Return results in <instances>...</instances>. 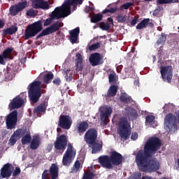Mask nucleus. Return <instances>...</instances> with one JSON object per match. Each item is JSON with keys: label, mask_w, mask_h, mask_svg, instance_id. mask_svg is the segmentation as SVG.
Returning <instances> with one entry per match:
<instances>
[{"label": "nucleus", "mask_w": 179, "mask_h": 179, "mask_svg": "<svg viewBox=\"0 0 179 179\" xmlns=\"http://www.w3.org/2000/svg\"><path fill=\"white\" fill-rule=\"evenodd\" d=\"M68 136L65 134H62L56 138V141L54 143L55 152H59L60 155H62L64 152H65V149H66V146H68L63 155L62 162L63 166L65 167H69L76 157V150H73L72 143H68Z\"/></svg>", "instance_id": "nucleus-2"}, {"label": "nucleus", "mask_w": 179, "mask_h": 179, "mask_svg": "<svg viewBox=\"0 0 179 179\" xmlns=\"http://www.w3.org/2000/svg\"><path fill=\"white\" fill-rule=\"evenodd\" d=\"M41 178H49V177H48V170H45L43 171V173H42V177Z\"/></svg>", "instance_id": "nucleus-57"}, {"label": "nucleus", "mask_w": 179, "mask_h": 179, "mask_svg": "<svg viewBox=\"0 0 179 179\" xmlns=\"http://www.w3.org/2000/svg\"><path fill=\"white\" fill-rule=\"evenodd\" d=\"M155 116L153 115H148L145 117V122H148V124H152V122H153V121H155Z\"/></svg>", "instance_id": "nucleus-50"}, {"label": "nucleus", "mask_w": 179, "mask_h": 179, "mask_svg": "<svg viewBox=\"0 0 179 179\" xmlns=\"http://www.w3.org/2000/svg\"><path fill=\"white\" fill-rule=\"evenodd\" d=\"M17 31V26L16 25H12L11 27L4 29L3 30V36H12L15 34Z\"/></svg>", "instance_id": "nucleus-29"}, {"label": "nucleus", "mask_w": 179, "mask_h": 179, "mask_svg": "<svg viewBox=\"0 0 179 179\" xmlns=\"http://www.w3.org/2000/svg\"><path fill=\"white\" fill-rule=\"evenodd\" d=\"M13 171V165L12 164H6L0 170V177L1 178H9Z\"/></svg>", "instance_id": "nucleus-14"}, {"label": "nucleus", "mask_w": 179, "mask_h": 179, "mask_svg": "<svg viewBox=\"0 0 179 179\" xmlns=\"http://www.w3.org/2000/svg\"><path fill=\"white\" fill-rule=\"evenodd\" d=\"M87 128H89V123L85 121L80 122L76 127L77 133L80 135V136H82V135H83V134L87 131Z\"/></svg>", "instance_id": "nucleus-22"}, {"label": "nucleus", "mask_w": 179, "mask_h": 179, "mask_svg": "<svg viewBox=\"0 0 179 179\" xmlns=\"http://www.w3.org/2000/svg\"><path fill=\"white\" fill-rule=\"evenodd\" d=\"M131 6H134V3L129 2V3H124L123 5L121 6V8L122 9L127 10V9H129Z\"/></svg>", "instance_id": "nucleus-49"}, {"label": "nucleus", "mask_w": 179, "mask_h": 179, "mask_svg": "<svg viewBox=\"0 0 179 179\" xmlns=\"http://www.w3.org/2000/svg\"><path fill=\"white\" fill-rule=\"evenodd\" d=\"M21 170L20 168H19V166H16L15 169L14 170L13 173V177H17V176H19V174H20L21 173Z\"/></svg>", "instance_id": "nucleus-51"}, {"label": "nucleus", "mask_w": 179, "mask_h": 179, "mask_svg": "<svg viewBox=\"0 0 179 179\" xmlns=\"http://www.w3.org/2000/svg\"><path fill=\"white\" fill-rule=\"evenodd\" d=\"M167 35L166 34L162 33L157 40V44H164L166 43Z\"/></svg>", "instance_id": "nucleus-44"}, {"label": "nucleus", "mask_w": 179, "mask_h": 179, "mask_svg": "<svg viewBox=\"0 0 179 179\" xmlns=\"http://www.w3.org/2000/svg\"><path fill=\"white\" fill-rule=\"evenodd\" d=\"M103 19V15L98 13L91 17L92 23H97V22H100Z\"/></svg>", "instance_id": "nucleus-40"}, {"label": "nucleus", "mask_w": 179, "mask_h": 179, "mask_svg": "<svg viewBox=\"0 0 179 179\" xmlns=\"http://www.w3.org/2000/svg\"><path fill=\"white\" fill-rule=\"evenodd\" d=\"M118 92V86L115 85H110L107 92V97H115Z\"/></svg>", "instance_id": "nucleus-28"}, {"label": "nucleus", "mask_w": 179, "mask_h": 179, "mask_svg": "<svg viewBox=\"0 0 179 179\" xmlns=\"http://www.w3.org/2000/svg\"><path fill=\"white\" fill-rule=\"evenodd\" d=\"M76 71H82L83 69V57L79 52L76 53Z\"/></svg>", "instance_id": "nucleus-24"}, {"label": "nucleus", "mask_w": 179, "mask_h": 179, "mask_svg": "<svg viewBox=\"0 0 179 179\" xmlns=\"http://www.w3.org/2000/svg\"><path fill=\"white\" fill-rule=\"evenodd\" d=\"M165 129L168 132H171L173 129H177V117L173 115L171 113H169L164 118Z\"/></svg>", "instance_id": "nucleus-8"}, {"label": "nucleus", "mask_w": 179, "mask_h": 179, "mask_svg": "<svg viewBox=\"0 0 179 179\" xmlns=\"http://www.w3.org/2000/svg\"><path fill=\"white\" fill-rule=\"evenodd\" d=\"M99 27L101 29V30H105L107 31V30H110V27H111V25L108 24L107 22H101L99 24Z\"/></svg>", "instance_id": "nucleus-45"}, {"label": "nucleus", "mask_w": 179, "mask_h": 179, "mask_svg": "<svg viewBox=\"0 0 179 179\" xmlns=\"http://www.w3.org/2000/svg\"><path fill=\"white\" fill-rule=\"evenodd\" d=\"M85 0H65L62 6L56 7V10H58L63 16L66 17L71 15V7L76 6V4L82 5Z\"/></svg>", "instance_id": "nucleus-6"}, {"label": "nucleus", "mask_w": 179, "mask_h": 179, "mask_svg": "<svg viewBox=\"0 0 179 179\" xmlns=\"http://www.w3.org/2000/svg\"><path fill=\"white\" fill-rule=\"evenodd\" d=\"M49 34H52V32L51 31V29L50 27H48L45 29H43L41 34L37 35L36 40H38V38H41V37H44V36H48Z\"/></svg>", "instance_id": "nucleus-34"}, {"label": "nucleus", "mask_w": 179, "mask_h": 179, "mask_svg": "<svg viewBox=\"0 0 179 179\" xmlns=\"http://www.w3.org/2000/svg\"><path fill=\"white\" fill-rule=\"evenodd\" d=\"M178 0H157V5H164L167 3H178Z\"/></svg>", "instance_id": "nucleus-38"}, {"label": "nucleus", "mask_w": 179, "mask_h": 179, "mask_svg": "<svg viewBox=\"0 0 179 179\" xmlns=\"http://www.w3.org/2000/svg\"><path fill=\"white\" fill-rule=\"evenodd\" d=\"M84 139L87 145L94 143V141H97V130L94 128L88 129L84 136Z\"/></svg>", "instance_id": "nucleus-13"}, {"label": "nucleus", "mask_w": 179, "mask_h": 179, "mask_svg": "<svg viewBox=\"0 0 179 179\" xmlns=\"http://www.w3.org/2000/svg\"><path fill=\"white\" fill-rule=\"evenodd\" d=\"M101 59V55H100L99 52L92 53L89 58V61L92 66H97L99 65H101L103 64Z\"/></svg>", "instance_id": "nucleus-17"}, {"label": "nucleus", "mask_w": 179, "mask_h": 179, "mask_svg": "<svg viewBox=\"0 0 179 179\" xmlns=\"http://www.w3.org/2000/svg\"><path fill=\"white\" fill-rule=\"evenodd\" d=\"M80 169V162H79V160H77L75 162L73 167L71 168V171H70V173L76 174V173L79 171Z\"/></svg>", "instance_id": "nucleus-36"}, {"label": "nucleus", "mask_w": 179, "mask_h": 179, "mask_svg": "<svg viewBox=\"0 0 179 179\" xmlns=\"http://www.w3.org/2000/svg\"><path fill=\"white\" fill-rule=\"evenodd\" d=\"M89 148H92V153H99L101 149H103V144L98 143L97 141H94L93 143H90Z\"/></svg>", "instance_id": "nucleus-26"}, {"label": "nucleus", "mask_w": 179, "mask_h": 179, "mask_svg": "<svg viewBox=\"0 0 179 179\" xmlns=\"http://www.w3.org/2000/svg\"><path fill=\"white\" fill-rule=\"evenodd\" d=\"M52 83L56 85V86H59V85H61V79L59 78H57L53 80Z\"/></svg>", "instance_id": "nucleus-54"}, {"label": "nucleus", "mask_w": 179, "mask_h": 179, "mask_svg": "<svg viewBox=\"0 0 179 179\" xmlns=\"http://www.w3.org/2000/svg\"><path fill=\"white\" fill-rule=\"evenodd\" d=\"M134 66H132V63H130L129 66H127L128 71H134Z\"/></svg>", "instance_id": "nucleus-60"}, {"label": "nucleus", "mask_w": 179, "mask_h": 179, "mask_svg": "<svg viewBox=\"0 0 179 179\" xmlns=\"http://www.w3.org/2000/svg\"><path fill=\"white\" fill-rule=\"evenodd\" d=\"M62 26H64V23L57 21L49 27V29H50V31H52V33H55V31H58Z\"/></svg>", "instance_id": "nucleus-30"}, {"label": "nucleus", "mask_w": 179, "mask_h": 179, "mask_svg": "<svg viewBox=\"0 0 179 179\" xmlns=\"http://www.w3.org/2000/svg\"><path fill=\"white\" fill-rule=\"evenodd\" d=\"M101 120L103 125H107V120L113 114V109L108 106H101L99 108Z\"/></svg>", "instance_id": "nucleus-12"}, {"label": "nucleus", "mask_w": 179, "mask_h": 179, "mask_svg": "<svg viewBox=\"0 0 179 179\" xmlns=\"http://www.w3.org/2000/svg\"><path fill=\"white\" fill-rule=\"evenodd\" d=\"M101 43L100 42H97L96 43L92 44L89 46L90 51H95V50H97L98 48H100Z\"/></svg>", "instance_id": "nucleus-46"}, {"label": "nucleus", "mask_w": 179, "mask_h": 179, "mask_svg": "<svg viewBox=\"0 0 179 179\" xmlns=\"http://www.w3.org/2000/svg\"><path fill=\"white\" fill-rule=\"evenodd\" d=\"M120 131L119 135L123 141H128L129 137L131 136V130H129V127L131 124L128 123V120L125 117L120 119L119 122Z\"/></svg>", "instance_id": "nucleus-7"}, {"label": "nucleus", "mask_w": 179, "mask_h": 179, "mask_svg": "<svg viewBox=\"0 0 179 179\" xmlns=\"http://www.w3.org/2000/svg\"><path fill=\"white\" fill-rule=\"evenodd\" d=\"M43 30V21L38 20L29 25L25 29L24 39L29 40L32 37H36L38 34Z\"/></svg>", "instance_id": "nucleus-5"}, {"label": "nucleus", "mask_w": 179, "mask_h": 179, "mask_svg": "<svg viewBox=\"0 0 179 179\" xmlns=\"http://www.w3.org/2000/svg\"><path fill=\"white\" fill-rule=\"evenodd\" d=\"M64 75L66 82H71L73 78V74H72L71 69L66 70L64 73Z\"/></svg>", "instance_id": "nucleus-37"}, {"label": "nucleus", "mask_w": 179, "mask_h": 179, "mask_svg": "<svg viewBox=\"0 0 179 179\" xmlns=\"http://www.w3.org/2000/svg\"><path fill=\"white\" fill-rule=\"evenodd\" d=\"M129 116L131 118V120H136L138 118V113H136V110L131 108L130 110Z\"/></svg>", "instance_id": "nucleus-47"}, {"label": "nucleus", "mask_w": 179, "mask_h": 179, "mask_svg": "<svg viewBox=\"0 0 179 179\" xmlns=\"http://www.w3.org/2000/svg\"><path fill=\"white\" fill-rule=\"evenodd\" d=\"M102 13H103V15H106V13H110V10H109V9L106 8L105 10H103L102 11Z\"/></svg>", "instance_id": "nucleus-63"}, {"label": "nucleus", "mask_w": 179, "mask_h": 179, "mask_svg": "<svg viewBox=\"0 0 179 179\" xmlns=\"http://www.w3.org/2000/svg\"><path fill=\"white\" fill-rule=\"evenodd\" d=\"M27 16H29V17H34L36 16V11L33 9H29L27 11Z\"/></svg>", "instance_id": "nucleus-52"}, {"label": "nucleus", "mask_w": 179, "mask_h": 179, "mask_svg": "<svg viewBox=\"0 0 179 179\" xmlns=\"http://www.w3.org/2000/svg\"><path fill=\"white\" fill-rule=\"evenodd\" d=\"M52 79H54V73L49 72L43 77V82L48 85V83H51Z\"/></svg>", "instance_id": "nucleus-35"}, {"label": "nucleus", "mask_w": 179, "mask_h": 179, "mask_svg": "<svg viewBox=\"0 0 179 179\" xmlns=\"http://www.w3.org/2000/svg\"><path fill=\"white\" fill-rule=\"evenodd\" d=\"M59 171V168L55 164H52L50 168V173L51 176V179L58 178V173Z\"/></svg>", "instance_id": "nucleus-27"}, {"label": "nucleus", "mask_w": 179, "mask_h": 179, "mask_svg": "<svg viewBox=\"0 0 179 179\" xmlns=\"http://www.w3.org/2000/svg\"><path fill=\"white\" fill-rule=\"evenodd\" d=\"M109 83H115L117 82V73L112 72L108 76Z\"/></svg>", "instance_id": "nucleus-42"}, {"label": "nucleus", "mask_w": 179, "mask_h": 179, "mask_svg": "<svg viewBox=\"0 0 179 179\" xmlns=\"http://www.w3.org/2000/svg\"><path fill=\"white\" fill-rule=\"evenodd\" d=\"M13 52V48H8L3 52V57L4 59H8L9 58V54H12Z\"/></svg>", "instance_id": "nucleus-39"}, {"label": "nucleus", "mask_w": 179, "mask_h": 179, "mask_svg": "<svg viewBox=\"0 0 179 179\" xmlns=\"http://www.w3.org/2000/svg\"><path fill=\"white\" fill-rule=\"evenodd\" d=\"M48 149H49V152H51V150H52V145H48Z\"/></svg>", "instance_id": "nucleus-64"}, {"label": "nucleus", "mask_w": 179, "mask_h": 179, "mask_svg": "<svg viewBox=\"0 0 179 179\" xmlns=\"http://www.w3.org/2000/svg\"><path fill=\"white\" fill-rule=\"evenodd\" d=\"M96 177V174L93 172H85L82 179H93Z\"/></svg>", "instance_id": "nucleus-43"}, {"label": "nucleus", "mask_w": 179, "mask_h": 179, "mask_svg": "<svg viewBox=\"0 0 179 179\" xmlns=\"http://www.w3.org/2000/svg\"><path fill=\"white\" fill-rule=\"evenodd\" d=\"M5 26V22L2 20H0V29H3V27Z\"/></svg>", "instance_id": "nucleus-61"}, {"label": "nucleus", "mask_w": 179, "mask_h": 179, "mask_svg": "<svg viewBox=\"0 0 179 179\" xmlns=\"http://www.w3.org/2000/svg\"><path fill=\"white\" fill-rule=\"evenodd\" d=\"M58 126L62 128V129H71V127H72V117L68 115H60Z\"/></svg>", "instance_id": "nucleus-11"}, {"label": "nucleus", "mask_w": 179, "mask_h": 179, "mask_svg": "<svg viewBox=\"0 0 179 179\" xmlns=\"http://www.w3.org/2000/svg\"><path fill=\"white\" fill-rule=\"evenodd\" d=\"M138 23V17L135 16L133 20L131 21V26H135Z\"/></svg>", "instance_id": "nucleus-55"}, {"label": "nucleus", "mask_w": 179, "mask_h": 179, "mask_svg": "<svg viewBox=\"0 0 179 179\" xmlns=\"http://www.w3.org/2000/svg\"><path fill=\"white\" fill-rule=\"evenodd\" d=\"M40 145H41V139L40 138V136L38 134L34 135L32 140H31L30 149H31V150H36V149L40 148Z\"/></svg>", "instance_id": "nucleus-23"}, {"label": "nucleus", "mask_w": 179, "mask_h": 179, "mask_svg": "<svg viewBox=\"0 0 179 179\" xmlns=\"http://www.w3.org/2000/svg\"><path fill=\"white\" fill-rule=\"evenodd\" d=\"M150 22V19L145 18L136 25V29H137V30H142V29H145L148 27V24L151 27H153V23Z\"/></svg>", "instance_id": "nucleus-25"}, {"label": "nucleus", "mask_w": 179, "mask_h": 179, "mask_svg": "<svg viewBox=\"0 0 179 179\" xmlns=\"http://www.w3.org/2000/svg\"><path fill=\"white\" fill-rule=\"evenodd\" d=\"M163 7L157 6V8L153 11V16H157L160 12H162Z\"/></svg>", "instance_id": "nucleus-53"}, {"label": "nucleus", "mask_w": 179, "mask_h": 179, "mask_svg": "<svg viewBox=\"0 0 179 179\" xmlns=\"http://www.w3.org/2000/svg\"><path fill=\"white\" fill-rule=\"evenodd\" d=\"M122 155L115 150L110 152V156L101 155L98 158V162L101 167L108 170L113 169L114 166L122 164Z\"/></svg>", "instance_id": "nucleus-3"}, {"label": "nucleus", "mask_w": 179, "mask_h": 179, "mask_svg": "<svg viewBox=\"0 0 179 179\" xmlns=\"http://www.w3.org/2000/svg\"><path fill=\"white\" fill-rule=\"evenodd\" d=\"M118 23H124L127 21V17L122 14H119L117 17Z\"/></svg>", "instance_id": "nucleus-48"}, {"label": "nucleus", "mask_w": 179, "mask_h": 179, "mask_svg": "<svg viewBox=\"0 0 179 179\" xmlns=\"http://www.w3.org/2000/svg\"><path fill=\"white\" fill-rule=\"evenodd\" d=\"M61 17H64L57 8L55 9L54 11L52 12L50 15V17L45 20L43 23V26H50L51 23H52V20L55 19H61Z\"/></svg>", "instance_id": "nucleus-20"}, {"label": "nucleus", "mask_w": 179, "mask_h": 179, "mask_svg": "<svg viewBox=\"0 0 179 179\" xmlns=\"http://www.w3.org/2000/svg\"><path fill=\"white\" fill-rule=\"evenodd\" d=\"M31 142V135L27 132L21 139L22 145H27Z\"/></svg>", "instance_id": "nucleus-32"}, {"label": "nucleus", "mask_w": 179, "mask_h": 179, "mask_svg": "<svg viewBox=\"0 0 179 179\" xmlns=\"http://www.w3.org/2000/svg\"><path fill=\"white\" fill-rule=\"evenodd\" d=\"M14 134L17 137H18L19 139H20V138H23L27 134V129H17L15 131H14Z\"/></svg>", "instance_id": "nucleus-33"}, {"label": "nucleus", "mask_w": 179, "mask_h": 179, "mask_svg": "<svg viewBox=\"0 0 179 179\" xmlns=\"http://www.w3.org/2000/svg\"><path fill=\"white\" fill-rule=\"evenodd\" d=\"M27 6V1L20 2L15 6L10 7V14L11 16H16L19 12H22Z\"/></svg>", "instance_id": "nucleus-15"}, {"label": "nucleus", "mask_w": 179, "mask_h": 179, "mask_svg": "<svg viewBox=\"0 0 179 179\" xmlns=\"http://www.w3.org/2000/svg\"><path fill=\"white\" fill-rule=\"evenodd\" d=\"M160 73L162 80L166 83H171L173 79V66H162L160 67Z\"/></svg>", "instance_id": "nucleus-9"}, {"label": "nucleus", "mask_w": 179, "mask_h": 179, "mask_svg": "<svg viewBox=\"0 0 179 179\" xmlns=\"http://www.w3.org/2000/svg\"><path fill=\"white\" fill-rule=\"evenodd\" d=\"M18 139H19V137L17 136L15 133H13V134L11 135V137L9 139V143H8L9 145L10 146L15 145V143H16V142H17Z\"/></svg>", "instance_id": "nucleus-41"}, {"label": "nucleus", "mask_w": 179, "mask_h": 179, "mask_svg": "<svg viewBox=\"0 0 179 179\" xmlns=\"http://www.w3.org/2000/svg\"><path fill=\"white\" fill-rule=\"evenodd\" d=\"M162 146V141L159 138L151 137L145 143L144 145V150H140L136 154V163L140 171L144 173H155L160 169V164L157 159H150L156 152L160 149Z\"/></svg>", "instance_id": "nucleus-1"}, {"label": "nucleus", "mask_w": 179, "mask_h": 179, "mask_svg": "<svg viewBox=\"0 0 179 179\" xmlns=\"http://www.w3.org/2000/svg\"><path fill=\"white\" fill-rule=\"evenodd\" d=\"M80 33V29L79 27H76V29L69 31V40L72 44H78V38H79Z\"/></svg>", "instance_id": "nucleus-21"}, {"label": "nucleus", "mask_w": 179, "mask_h": 179, "mask_svg": "<svg viewBox=\"0 0 179 179\" xmlns=\"http://www.w3.org/2000/svg\"><path fill=\"white\" fill-rule=\"evenodd\" d=\"M28 97L31 104L38 103L41 97V83L40 81L33 82L28 90Z\"/></svg>", "instance_id": "nucleus-4"}, {"label": "nucleus", "mask_w": 179, "mask_h": 179, "mask_svg": "<svg viewBox=\"0 0 179 179\" xmlns=\"http://www.w3.org/2000/svg\"><path fill=\"white\" fill-rule=\"evenodd\" d=\"M7 129H13L17 124V110H13L8 115L6 120Z\"/></svg>", "instance_id": "nucleus-10"}, {"label": "nucleus", "mask_w": 179, "mask_h": 179, "mask_svg": "<svg viewBox=\"0 0 179 179\" xmlns=\"http://www.w3.org/2000/svg\"><path fill=\"white\" fill-rule=\"evenodd\" d=\"M108 22H109V24H108L109 25L113 24V18L108 17Z\"/></svg>", "instance_id": "nucleus-62"}, {"label": "nucleus", "mask_w": 179, "mask_h": 179, "mask_svg": "<svg viewBox=\"0 0 179 179\" xmlns=\"http://www.w3.org/2000/svg\"><path fill=\"white\" fill-rule=\"evenodd\" d=\"M24 100H26V98L20 97V96H16L9 104V108L10 110H15V108H20V107L24 104Z\"/></svg>", "instance_id": "nucleus-16"}, {"label": "nucleus", "mask_w": 179, "mask_h": 179, "mask_svg": "<svg viewBox=\"0 0 179 179\" xmlns=\"http://www.w3.org/2000/svg\"><path fill=\"white\" fill-rule=\"evenodd\" d=\"M117 12V8H110L109 9V13H115Z\"/></svg>", "instance_id": "nucleus-59"}, {"label": "nucleus", "mask_w": 179, "mask_h": 179, "mask_svg": "<svg viewBox=\"0 0 179 179\" xmlns=\"http://www.w3.org/2000/svg\"><path fill=\"white\" fill-rule=\"evenodd\" d=\"M48 106V103L45 101L40 103L39 106L34 109V115H37L38 117H41V115H44V114H45V111H47Z\"/></svg>", "instance_id": "nucleus-18"}, {"label": "nucleus", "mask_w": 179, "mask_h": 179, "mask_svg": "<svg viewBox=\"0 0 179 179\" xmlns=\"http://www.w3.org/2000/svg\"><path fill=\"white\" fill-rule=\"evenodd\" d=\"M131 139H132V141H136V139H138V133H132L131 136Z\"/></svg>", "instance_id": "nucleus-56"}, {"label": "nucleus", "mask_w": 179, "mask_h": 179, "mask_svg": "<svg viewBox=\"0 0 179 179\" xmlns=\"http://www.w3.org/2000/svg\"><path fill=\"white\" fill-rule=\"evenodd\" d=\"M120 99V101L124 104H129V103L132 101V98L125 92L121 94Z\"/></svg>", "instance_id": "nucleus-31"}, {"label": "nucleus", "mask_w": 179, "mask_h": 179, "mask_svg": "<svg viewBox=\"0 0 179 179\" xmlns=\"http://www.w3.org/2000/svg\"><path fill=\"white\" fill-rule=\"evenodd\" d=\"M32 7L34 9L47 10V9H50V4H48V1H44L43 0H32Z\"/></svg>", "instance_id": "nucleus-19"}, {"label": "nucleus", "mask_w": 179, "mask_h": 179, "mask_svg": "<svg viewBox=\"0 0 179 179\" xmlns=\"http://www.w3.org/2000/svg\"><path fill=\"white\" fill-rule=\"evenodd\" d=\"M5 57H3V55H0V64L1 65H5Z\"/></svg>", "instance_id": "nucleus-58"}]
</instances>
